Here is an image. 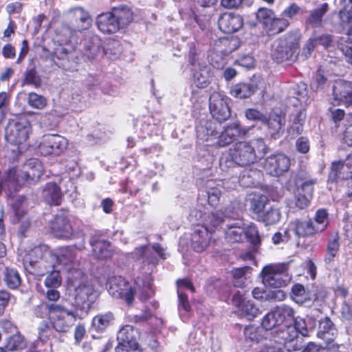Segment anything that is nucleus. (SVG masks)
<instances>
[{"mask_svg": "<svg viewBox=\"0 0 352 352\" xmlns=\"http://www.w3.org/2000/svg\"><path fill=\"white\" fill-rule=\"evenodd\" d=\"M135 285L133 289L129 282L120 276L109 277L107 283L109 294L115 298L124 300L129 305L132 303L135 294L142 301L147 300L155 294L150 275L138 277Z\"/></svg>", "mask_w": 352, "mask_h": 352, "instance_id": "obj_1", "label": "nucleus"}, {"mask_svg": "<svg viewBox=\"0 0 352 352\" xmlns=\"http://www.w3.org/2000/svg\"><path fill=\"white\" fill-rule=\"evenodd\" d=\"M76 276L68 277L71 287L74 288V306L82 314L87 316L99 294L94 285L88 281L80 271H76Z\"/></svg>", "mask_w": 352, "mask_h": 352, "instance_id": "obj_2", "label": "nucleus"}, {"mask_svg": "<svg viewBox=\"0 0 352 352\" xmlns=\"http://www.w3.org/2000/svg\"><path fill=\"white\" fill-rule=\"evenodd\" d=\"M268 150V146L262 138H256L234 144L230 148V157L236 164L245 166L263 157Z\"/></svg>", "mask_w": 352, "mask_h": 352, "instance_id": "obj_3", "label": "nucleus"}, {"mask_svg": "<svg viewBox=\"0 0 352 352\" xmlns=\"http://www.w3.org/2000/svg\"><path fill=\"white\" fill-rule=\"evenodd\" d=\"M43 165L36 158H31L25 163L22 170L10 168L7 177L1 183L3 188L18 190L24 182L35 184L43 174Z\"/></svg>", "mask_w": 352, "mask_h": 352, "instance_id": "obj_4", "label": "nucleus"}, {"mask_svg": "<svg viewBox=\"0 0 352 352\" xmlns=\"http://www.w3.org/2000/svg\"><path fill=\"white\" fill-rule=\"evenodd\" d=\"M31 132L32 126L27 118L21 117L10 120L6 127V138L8 142L16 146V149L12 148L16 153L13 157L28 149Z\"/></svg>", "mask_w": 352, "mask_h": 352, "instance_id": "obj_5", "label": "nucleus"}, {"mask_svg": "<svg viewBox=\"0 0 352 352\" xmlns=\"http://www.w3.org/2000/svg\"><path fill=\"white\" fill-rule=\"evenodd\" d=\"M215 129L216 126L212 127L211 123L206 129L199 127L197 130L198 138L206 142L217 139L216 143L219 146H226L236 138L246 135L250 130L248 128L241 127L236 122L228 126L220 135Z\"/></svg>", "mask_w": 352, "mask_h": 352, "instance_id": "obj_6", "label": "nucleus"}, {"mask_svg": "<svg viewBox=\"0 0 352 352\" xmlns=\"http://www.w3.org/2000/svg\"><path fill=\"white\" fill-rule=\"evenodd\" d=\"M47 311L52 327L58 332H67L75 324L79 316L76 309L70 310L61 304L42 303L38 308Z\"/></svg>", "mask_w": 352, "mask_h": 352, "instance_id": "obj_7", "label": "nucleus"}, {"mask_svg": "<svg viewBox=\"0 0 352 352\" xmlns=\"http://www.w3.org/2000/svg\"><path fill=\"white\" fill-rule=\"evenodd\" d=\"M45 252H50L45 245H39L32 249L23 258V264L32 267L31 273L38 276H43L55 268L54 262H52L50 258L44 254Z\"/></svg>", "mask_w": 352, "mask_h": 352, "instance_id": "obj_8", "label": "nucleus"}, {"mask_svg": "<svg viewBox=\"0 0 352 352\" xmlns=\"http://www.w3.org/2000/svg\"><path fill=\"white\" fill-rule=\"evenodd\" d=\"M299 47V38L294 34H289L280 38L272 45V57L278 63L291 60L296 56Z\"/></svg>", "mask_w": 352, "mask_h": 352, "instance_id": "obj_9", "label": "nucleus"}, {"mask_svg": "<svg viewBox=\"0 0 352 352\" xmlns=\"http://www.w3.org/2000/svg\"><path fill=\"white\" fill-rule=\"evenodd\" d=\"M294 310L286 305L277 306L269 311L262 319L261 325L266 330L290 324L294 320Z\"/></svg>", "mask_w": 352, "mask_h": 352, "instance_id": "obj_10", "label": "nucleus"}, {"mask_svg": "<svg viewBox=\"0 0 352 352\" xmlns=\"http://www.w3.org/2000/svg\"><path fill=\"white\" fill-rule=\"evenodd\" d=\"M287 270V265L284 263L271 264L264 267L261 272L263 283L272 287L285 286L290 279Z\"/></svg>", "mask_w": 352, "mask_h": 352, "instance_id": "obj_11", "label": "nucleus"}, {"mask_svg": "<svg viewBox=\"0 0 352 352\" xmlns=\"http://www.w3.org/2000/svg\"><path fill=\"white\" fill-rule=\"evenodd\" d=\"M296 206L300 209L306 208L313 197L314 186L316 179L307 176L305 173H299L296 177Z\"/></svg>", "mask_w": 352, "mask_h": 352, "instance_id": "obj_12", "label": "nucleus"}, {"mask_svg": "<svg viewBox=\"0 0 352 352\" xmlns=\"http://www.w3.org/2000/svg\"><path fill=\"white\" fill-rule=\"evenodd\" d=\"M44 255L50 258L52 262H54L58 266H60L58 268L60 270L70 272L74 270V274H76L75 267L77 265V260L76 252L74 248L62 247L57 249L55 253L45 252Z\"/></svg>", "mask_w": 352, "mask_h": 352, "instance_id": "obj_13", "label": "nucleus"}, {"mask_svg": "<svg viewBox=\"0 0 352 352\" xmlns=\"http://www.w3.org/2000/svg\"><path fill=\"white\" fill-rule=\"evenodd\" d=\"M133 257L137 260H142L144 264L155 265L158 263L159 258L166 259L167 253L159 244L146 245L140 246L134 250Z\"/></svg>", "mask_w": 352, "mask_h": 352, "instance_id": "obj_14", "label": "nucleus"}, {"mask_svg": "<svg viewBox=\"0 0 352 352\" xmlns=\"http://www.w3.org/2000/svg\"><path fill=\"white\" fill-rule=\"evenodd\" d=\"M67 140L64 137L56 134H47L41 138L38 151L41 155H60L67 147Z\"/></svg>", "mask_w": 352, "mask_h": 352, "instance_id": "obj_15", "label": "nucleus"}, {"mask_svg": "<svg viewBox=\"0 0 352 352\" xmlns=\"http://www.w3.org/2000/svg\"><path fill=\"white\" fill-rule=\"evenodd\" d=\"M274 341L283 344L288 351H298L300 349L297 331L292 323L284 325L277 330L274 335Z\"/></svg>", "mask_w": 352, "mask_h": 352, "instance_id": "obj_16", "label": "nucleus"}, {"mask_svg": "<svg viewBox=\"0 0 352 352\" xmlns=\"http://www.w3.org/2000/svg\"><path fill=\"white\" fill-rule=\"evenodd\" d=\"M228 98L219 92H213L210 97V111L212 117L219 122L228 120L230 111Z\"/></svg>", "mask_w": 352, "mask_h": 352, "instance_id": "obj_17", "label": "nucleus"}, {"mask_svg": "<svg viewBox=\"0 0 352 352\" xmlns=\"http://www.w3.org/2000/svg\"><path fill=\"white\" fill-rule=\"evenodd\" d=\"M289 166V159L284 154L278 153L267 157L263 168L267 174L277 177L287 171Z\"/></svg>", "mask_w": 352, "mask_h": 352, "instance_id": "obj_18", "label": "nucleus"}, {"mask_svg": "<svg viewBox=\"0 0 352 352\" xmlns=\"http://www.w3.org/2000/svg\"><path fill=\"white\" fill-rule=\"evenodd\" d=\"M349 178H352V154L349 155L344 161L333 162L329 175V181L331 182Z\"/></svg>", "mask_w": 352, "mask_h": 352, "instance_id": "obj_19", "label": "nucleus"}, {"mask_svg": "<svg viewBox=\"0 0 352 352\" xmlns=\"http://www.w3.org/2000/svg\"><path fill=\"white\" fill-rule=\"evenodd\" d=\"M51 230L54 234L60 239H72L78 236L69 220L63 215H57L51 223Z\"/></svg>", "mask_w": 352, "mask_h": 352, "instance_id": "obj_20", "label": "nucleus"}, {"mask_svg": "<svg viewBox=\"0 0 352 352\" xmlns=\"http://www.w3.org/2000/svg\"><path fill=\"white\" fill-rule=\"evenodd\" d=\"M232 300L240 314L249 320H252L261 314L260 309L251 300L245 299L240 292H236L233 295Z\"/></svg>", "mask_w": 352, "mask_h": 352, "instance_id": "obj_21", "label": "nucleus"}, {"mask_svg": "<svg viewBox=\"0 0 352 352\" xmlns=\"http://www.w3.org/2000/svg\"><path fill=\"white\" fill-rule=\"evenodd\" d=\"M235 43V39H230L226 37L221 38L215 42L214 50L216 54L212 57V61L214 67L218 69H221L224 67L226 61L224 58H221V60L218 61V54H221L223 56L229 55L236 49Z\"/></svg>", "mask_w": 352, "mask_h": 352, "instance_id": "obj_22", "label": "nucleus"}, {"mask_svg": "<svg viewBox=\"0 0 352 352\" xmlns=\"http://www.w3.org/2000/svg\"><path fill=\"white\" fill-rule=\"evenodd\" d=\"M219 29L224 33L232 34L239 30L243 25V19L239 14L225 12L218 20Z\"/></svg>", "mask_w": 352, "mask_h": 352, "instance_id": "obj_23", "label": "nucleus"}, {"mask_svg": "<svg viewBox=\"0 0 352 352\" xmlns=\"http://www.w3.org/2000/svg\"><path fill=\"white\" fill-rule=\"evenodd\" d=\"M211 239V234L208 228L197 226L191 236V245L195 251L202 252L207 249Z\"/></svg>", "mask_w": 352, "mask_h": 352, "instance_id": "obj_24", "label": "nucleus"}, {"mask_svg": "<svg viewBox=\"0 0 352 352\" xmlns=\"http://www.w3.org/2000/svg\"><path fill=\"white\" fill-rule=\"evenodd\" d=\"M72 25L78 32L88 29L91 23L89 13L80 7L71 10Z\"/></svg>", "mask_w": 352, "mask_h": 352, "instance_id": "obj_25", "label": "nucleus"}, {"mask_svg": "<svg viewBox=\"0 0 352 352\" xmlns=\"http://www.w3.org/2000/svg\"><path fill=\"white\" fill-rule=\"evenodd\" d=\"M351 84L339 80L336 81L333 87V94L335 100L342 102L346 106H352V92L350 91Z\"/></svg>", "mask_w": 352, "mask_h": 352, "instance_id": "obj_26", "label": "nucleus"}, {"mask_svg": "<svg viewBox=\"0 0 352 352\" xmlns=\"http://www.w3.org/2000/svg\"><path fill=\"white\" fill-rule=\"evenodd\" d=\"M118 24L111 12L100 14L96 18L97 27L103 33H116L120 30Z\"/></svg>", "mask_w": 352, "mask_h": 352, "instance_id": "obj_27", "label": "nucleus"}, {"mask_svg": "<svg viewBox=\"0 0 352 352\" xmlns=\"http://www.w3.org/2000/svg\"><path fill=\"white\" fill-rule=\"evenodd\" d=\"M336 334L337 330L329 318H324L320 320L317 333L318 338L324 340L327 343H330L333 340Z\"/></svg>", "mask_w": 352, "mask_h": 352, "instance_id": "obj_28", "label": "nucleus"}, {"mask_svg": "<svg viewBox=\"0 0 352 352\" xmlns=\"http://www.w3.org/2000/svg\"><path fill=\"white\" fill-rule=\"evenodd\" d=\"M111 12L113 15V17L116 18L120 29L126 27L133 19L132 10L126 6L113 8Z\"/></svg>", "mask_w": 352, "mask_h": 352, "instance_id": "obj_29", "label": "nucleus"}, {"mask_svg": "<svg viewBox=\"0 0 352 352\" xmlns=\"http://www.w3.org/2000/svg\"><path fill=\"white\" fill-rule=\"evenodd\" d=\"M290 231H293L298 236H311L318 233L311 220L300 221L296 220L292 222L289 226Z\"/></svg>", "mask_w": 352, "mask_h": 352, "instance_id": "obj_30", "label": "nucleus"}, {"mask_svg": "<svg viewBox=\"0 0 352 352\" xmlns=\"http://www.w3.org/2000/svg\"><path fill=\"white\" fill-rule=\"evenodd\" d=\"M242 223L227 225L225 228V238L229 243H239L245 239V228Z\"/></svg>", "mask_w": 352, "mask_h": 352, "instance_id": "obj_31", "label": "nucleus"}, {"mask_svg": "<svg viewBox=\"0 0 352 352\" xmlns=\"http://www.w3.org/2000/svg\"><path fill=\"white\" fill-rule=\"evenodd\" d=\"M42 197L50 204L59 205L61 201L59 187L53 182L47 184L43 189Z\"/></svg>", "mask_w": 352, "mask_h": 352, "instance_id": "obj_32", "label": "nucleus"}, {"mask_svg": "<svg viewBox=\"0 0 352 352\" xmlns=\"http://www.w3.org/2000/svg\"><path fill=\"white\" fill-rule=\"evenodd\" d=\"M92 252L94 256L98 259H106L112 255L111 244L103 240L91 241Z\"/></svg>", "mask_w": 352, "mask_h": 352, "instance_id": "obj_33", "label": "nucleus"}, {"mask_svg": "<svg viewBox=\"0 0 352 352\" xmlns=\"http://www.w3.org/2000/svg\"><path fill=\"white\" fill-rule=\"evenodd\" d=\"M267 126L268 134L272 138L277 139L280 137V133L282 130L284 122H283L282 117L278 114H272L266 121L263 122Z\"/></svg>", "mask_w": 352, "mask_h": 352, "instance_id": "obj_34", "label": "nucleus"}, {"mask_svg": "<svg viewBox=\"0 0 352 352\" xmlns=\"http://www.w3.org/2000/svg\"><path fill=\"white\" fill-rule=\"evenodd\" d=\"M113 320L114 316L111 312L98 314L92 320V326L97 331H102L107 328Z\"/></svg>", "mask_w": 352, "mask_h": 352, "instance_id": "obj_35", "label": "nucleus"}, {"mask_svg": "<svg viewBox=\"0 0 352 352\" xmlns=\"http://www.w3.org/2000/svg\"><path fill=\"white\" fill-rule=\"evenodd\" d=\"M255 91V87L247 83H239L233 86L230 90L232 96L239 98H246L251 96Z\"/></svg>", "mask_w": 352, "mask_h": 352, "instance_id": "obj_36", "label": "nucleus"}, {"mask_svg": "<svg viewBox=\"0 0 352 352\" xmlns=\"http://www.w3.org/2000/svg\"><path fill=\"white\" fill-rule=\"evenodd\" d=\"M210 73L206 67L199 68V71L195 69L193 73L194 83L197 87H206L210 80Z\"/></svg>", "mask_w": 352, "mask_h": 352, "instance_id": "obj_37", "label": "nucleus"}, {"mask_svg": "<svg viewBox=\"0 0 352 352\" xmlns=\"http://www.w3.org/2000/svg\"><path fill=\"white\" fill-rule=\"evenodd\" d=\"M12 207L18 221L23 216L28 208V201L23 195H17L12 199Z\"/></svg>", "mask_w": 352, "mask_h": 352, "instance_id": "obj_38", "label": "nucleus"}, {"mask_svg": "<svg viewBox=\"0 0 352 352\" xmlns=\"http://www.w3.org/2000/svg\"><path fill=\"white\" fill-rule=\"evenodd\" d=\"M137 331L131 325L124 326L118 333L117 339L121 343L132 342L136 340Z\"/></svg>", "mask_w": 352, "mask_h": 352, "instance_id": "obj_39", "label": "nucleus"}, {"mask_svg": "<svg viewBox=\"0 0 352 352\" xmlns=\"http://www.w3.org/2000/svg\"><path fill=\"white\" fill-rule=\"evenodd\" d=\"M342 6L340 10V19L343 25L352 22V0H340Z\"/></svg>", "mask_w": 352, "mask_h": 352, "instance_id": "obj_40", "label": "nucleus"}, {"mask_svg": "<svg viewBox=\"0 0 352 352\" xmlns=\"http://www.w3.org/2000/svg\"><path fill=\"white\" fill-rule=\"evenodd\" d=\"M339 236L333 234L329 239L325 261L330 262L337 254L339 250Z\"/></svg>", "mask_w": 352, "mask_h": 352, "instance_id": "obj_41", "label": "nucleus"}, {"mask_svg": "<svg viewBox=\"0 0 352 352\" xmlns=\"http://www.w3.org/2000/svg\"><path fill=\"white\" fill-rule=\"evenodd\" d=\"M280 218V212L278 209L272 208L270 210L263 212L257 219L258 221L263 222L266 226L274 225L276 223Z\"/></svg>", "mask_w": 352, "mask_h": 352, "instance_id": "obj_42", "label": "nucleus"}, {"mask_svg": "<svg viewBox=\"0 0 352 352\" xmlns=\"http://www.w3.org/2000/svg\"><path fill=\"white\" fill-rule=\"evenodd\" d=\"M328 10V4L323 3L320 7L313 11L309 19L308 22L312 26L318 27L322 24V19L324 14Z\"/></svg>", "mask_w": 352, "mask_h": 352, "instance_id": "obj_43", "label": "nucleus"}, {"mask_svg": "<svg viewBox=\"0 0 352 352\" xmlns=\"http://www.w3.org/2000/svg\"><path fill=\"white\" fill-rule=\"evenodd\" d=\"M314 226L318 232H322L328 225V214L324 209L318 210L314 217Z\"/></svg>", "mask_w": 352, "mask_h": 352, "instance_id": "obj_44", "label": "nucleus"}, {"mask_svg": "<svg viewBox=\"0 0 352 352\" xmlns=\"http://www.w3.org/2000/svg\"><path fill=\"white\" fill-rule=\"evenodd\" d=\"M260 175V172L257 170L245 171L239 178V183L244 187L253 186L257 183L256 178Z\"/></svg>", "mask_w": 352, "mask_h": 352, "instance_id": "obj_45", "label": "nucleus"}, {"mask_svg": "<svg viewBox=\"0 0 352 352\" xmlns=\"http://www.w3.org/2000/svg\"><path fill=\"white\" fill-rule=\"evenodd\" d=\"M5 280L7 285L12 289L16 288L21 284V277L19 272L12 268H6L5 271Z\"/></svg>", "mask_w": 352, "mask_h": 352, "instance_id": "obj_46", "label": "nucleus"}, {"mask_svg": "<svg viewBox=\"0 0 352 352\" xmlns=\"http://www.w3.org/2000/svg\"><path fill=\"white\" fill-rule=\"evenodd\" d=\"M60 270H54L47 274L44 285L47 288H58L62 283L61 276L60 275Z\"/></svg>", "mask_w": 352, "mask_h": 352, "instance_id": "obj_47", "label": "nucleus"}, {"mask_svg": "<svg viewBox=\"0 0 352 352\" xmlns=\"http://www.w3.org/2000/svg\"><path fill=\"white\" fill-rule=\"evenodd\" d=\"M274 16L275 14L272 10L265 8L258 9L256 13L257 20L263 25L266 30Z\"/></svg>", "mask_w": 352, "mask_h": 352, "instance_id": "obj_48", "label": "nucleus"}, {"mask_svg": "<svg viewBox=\"0 0 352 352\" xmlns=\"http://www.w3.org/2000/svg\"><path fill=\"white\" fill-rule=\"evenodd\" d=\"M289 25V22L283 18H276L275 16L271 21L267 30L272 34H278L284 31Z\"/></svg>", "mask_w": 352, "mask_h": 352, "instance_id": "obj_49", "label": "nucleus"}, {"mask_svg": "<svg viewBox=\"0 0 352 352\" xmlns=\"http://www.w3.org/2000/svg\"><path fill=\"white\" fill-rule=\"evenodd\" d=\"M267 201V199L265 195L256 196L252 200L251 209L256 214L257 219L263 213Z\"/></svg>", "mask_w": 352, "mask_h": 352, "instance_id": "obj_50", "label": "nucleus"}, {"mask_svg": "<svg viewBox=\"0 0 352 352\" xmlns=\"http://www.w3.org/2000/svg\"><path fill=\"white\" fill-rule=\"evenodd\" d=\"M26 346L24 338L20 334L11 336L8 340L6 348L9 351L21 350Z\"/></svg>", "mask_w": 352, "mask_h": 352, "instance_id": "obj_51", "label": "nucleus"}, {"mask_svg": "<svg viewBox=\"0 0 352 352\" xmlns=\"http://www.w3.org/2000/svg\"><path fill=\"white\" fill-rule=\"evenodd\" d=\"M223 221V217L221 214H220L219 212H212L208 215L207 219L205 220V227L208 228L210 230V233L211 234L212 232L214 230V229L217 228L218 226H220V224Z\"/></svg>", "mask_w": 352, "mask_h": 352, "instance_id": "obj_52", "label": "nucleus"}, {"mask_svg": "<svg viewBox=\"0 0 352 352\" xmlns=\"http://www.w3.org/2000/svg\"><path fill=\"white\" fill-rule=\"evenodd\" d=\"M305 119V113L302 111H300L297 113L296 117L294 119L292 126L290 129V132L293 135H297L300 134L303 131V122Z\"/></svg>", "mask_w": 352, "mask_h": 352, "instance_id": "obj_53", "label": "nucleus"}, {"mask_svg": "<svg viewBox=\"0 0 352 352\" xmlns=\"http://www.w3.org/2000/svg\"><path fill=\"white\" fill-rule=\"evenodd\" d=\"M245 239L254 245H257L261 242V238L258 230L254 224H250L248 228H245Z\"/></svg>", "mask_w": 352, "mask_h": 352, "instance_id": "obj_54", "label": "nucleus"}, {"mask_svg": "<svg viewBox=\"0 0 352 352\" xmlns=\"http://www.w3.org/2000/svg\"><path fill=\"white\" fill-rule=\"evenodd\" d=\"M28 102L30 106L37 109H42L47 104L46 99L43 96L33 92L29 94Z\"/></svg>", "mask_w": 352, "mask_h": 352, "instance_id": "obj_55", "label": "nucleus"}, {"mask_svg": "<svg viewBox=\"0 0 352 352\" xmlns=\"http://www.w3.org/2000/svg\"><path fill=\"white\" fill-rule=\"evenodd\" d=\"M208 203L212 206L217 205L221 195V190L219 187L212 186L210 184L207 186Z\"/></svg>", "mask_w": 352, "mask_h": 352, "instance_id": "obj_56", "label": "nucleus"}, {"mask_svg": "<svg viewBox=\"0 0 352 352\" xmlns=\"http://www.w3.org/2000/svg\"><path fill=\"white\" fill-rule=\"evenodd\" d=\"M303 13L304 10L301 7L296 3H292L285 8L282 12V15L285 17L292 19L294 16L302 14Z\"/></svg>", "mask_w": 352, "mask_h": 352, "instance_id": "obj_57", "label": "nucleus"}, {"mask_svg": "<svg viewBox=\"0 0 352 352\" xmlns=\"http://www.w3.org/2000/svg\"><path fill=\"white\" fill-rule=\"evenodd\" d=\"M116 352H140L137 341L132 342L121 343L118 342V346L115 349Z\"/></svg>", "mask_w": 352, "mask_h": 352, "instance_id": "obj_58", "label": "nucleus"}, {"mask_svg": "<svg viewBox=\"0 0 352 352\" xmlns=\"http://www.w3.org/2000/svg\"><path fill=\"white\" fill-rule=\"evenodd\" d=\"M252 268L249 266H244L242 267L235 268L231 271L233 278L236 280L245 279L249 277L251 274Z\"/></svg>", "mask_w": 352, "mask_h": 352, "instance_id": "obj_59", "label": "nucleus"}, {"mask_svg": "<svg viewBox=\"0 0 352 352\" xmlns=\"http://www.w3.org/2000/svg\"><path fill=\"white\" fill-rule=\"evenodd\" d=\"M245 118L249 120L261 121L262 122L266 121V117L259 111L255 109H248L245 112Z\"/></svg>", "mask_w": 352, "mask_h": 352, "instance_id": "obj_60", "label": "nucleus"}, {"mask_svg": "<svg viewBox=\"0 0 352 352\" xmlns=\"http://www.w3.org/2000/svg\"><path fill=\"white\" fill-rule=\"evenodd\" d=\"M244 335L247 339L255 342H258L262 338L258 333L257 328L254 327H248L245 328Z\"/></svg>", "mask_w": 352, "mask_h": 352, "instance_id": "obj_61", "label": "nucleus"}, {"mask_svg": "<svg viewBox=\"0 0 352 352\" xmlns=\"http://www.w3.org/2000/svg\"><path fill=\"white\" fill-rule=\"evenodd\" d=\"M348 36L349 41L346 45L341 47V50L345 55L346 60L352 64V30L349 31Z\"/></svg>", "mask_w": 352, "mask_h": 352, "instance_id": "obj_62", "label": "nucleus"}, {"mask_svg": "<svg viewBox=\"0 0 352 352\" xmlns=\"http://www.w3.org/2000/svg\"><path fill=\"white\" fill-rule=\"evenodd\" d=\"M294 322L293 327L297 331V336L298 337V333H300L303 336H307L308 335V331L306 327V323L305 320L299 318H295L294 317V320L292 323Z\"/></svg>", "mask_w": 352, "mask_h": 352, "instance_id": "obj_63", "label": "nucleus"}, {"mask_svg": "<svg viewBox=\"0 0 352 352\" xmlns=\"http://www.w3.org/2000/svg\"><path fill=\"white\" fill-rule=\"evenodd\" d=\"M268 292L265 289L256 287L252 291V295L256 300L266 302L267 301Z\"/></svg>", "mask_w": 352, "mask_h": 352, "instance_id": "obj_64", "label": "nucleus"}]
</instances>
